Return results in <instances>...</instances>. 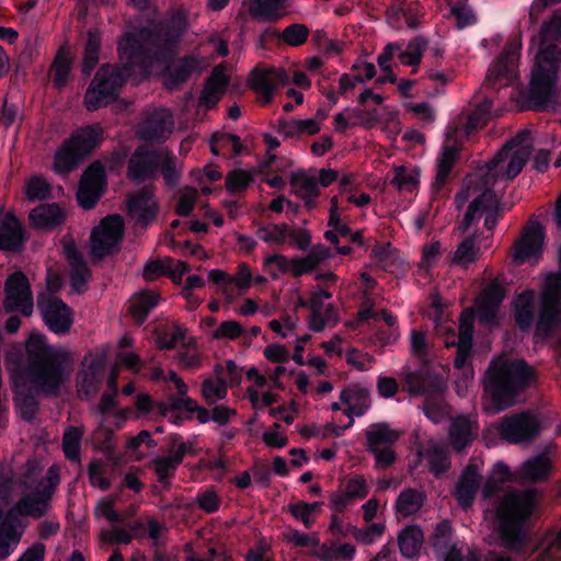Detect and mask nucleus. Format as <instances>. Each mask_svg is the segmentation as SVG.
<instances>
[{
	"label": "nucleus",
	"instance_id": "f257e3e1",
	"mask_svg": "<svg viewBox=\"0 0 561 561\" xmlns=\"http://www.w3.org/2000/svg\"><path fill=\"white\" fill-rule=\"evenodd\" d=\"M25 353L11 350L5 354L14 403L21 417L32 422L39 410V397H57L65 382L67 353L47 344L39 332H32L25 342Z\"/></svg>",
	"mask_w": 561,
	"mask_h": 561
},
{
	"label": "nucleus",
	"instance_id": "f03ea898",
	"mask_svg": "<svg viewBox=\"0 0 561 561\" xmlns=\"http://www.w3.org/2000/svg\"><path fill=\"white\" fill-rule=\"evenodd\" d=\"M186 30V15L179 11L165 20L135 31L140 73H148L154 65L162 66V83L170 91L180 90L194 73H199L202 64L197 56L188 54L176 57Z\"/></svg>",
	"mask_w": 561,
	"mask_h": 561
},
{
	"label": "nucleus",
	"instance_id": "7ed1b4c3",
	"mask_svg": "<svg viewBox=\"0 0 561 561\" xmlns=\"http://www.w3.org/2000/svg\"><path fill=\"white\" fill-rule=\"evenodd\" d=\"M539 48L531 69L528 108L545 111L554 98L558 73L561 66V10H554L543 21L538 34Z\"/></svg>",
	"mask_w": 561,
	"mask_h": 561
},
{
	"label": "nucleus",
	"instance_id": "20e7f679",
	"mask_svg": "<svg viewBox=\"0 0 561 561\" xmlns=\"http://www.w3.org/2000/svg\"><path fill=\"white\" fill-rule=\"evenodd\" d=\"M117 50L119 65H102L84 93L83 103L90 112L116 101L126 81L140 73L135 32H128L119 39Z\"/></svg>",
	"mask_w": 561,
	"mask_h": 561
},
{
	"label": "nucleus",
	"instance_id": "39448f33",
	"mask_svg": "<svg viewBox=\"0 0 561 561\" xmlns=\"http://www.w3.org/2000/svg\"><path fill=\"white\" fill-rule=\"evenodd\" d=\"M534 377L535 370L524 359L493 360L484 374V393L496 411H503L517 402Z\"/></svg>",
	"mask_w": 561,
	"mask_h": 561
},
{
	"label": "nucleus",
	"instance_id": "423d86ee",
	"mask_svg": "<svg viewBox=\"0 0 561 561\" xmlns=\"http://www.w3.org/2000/svg\"><path fill=\"white\" fill-rule=\"evenodd\" d=\"M103 139V129L99 124L76 128L55 151L51 170L62 176L76 171L101 146Z\"/></svg>",
	"mask_w": 561,
	"mask_h": 561
},
{
	"label": "nucleus",
	"instance_id": "0eeeda50",
	"mask_svg": "<svg viewBox=\"0 0 561 561\" xmlns=\"http://www.w3.org/2000/svg\"><path fill=\"white\" fill-rule=\"evenodd\" d=\"M401 377L404 380L408 392L411 396H426L423 411L426 417L434 423L440 422L444 411L437 401L431 397L440 394L445 390V381L438 371L434 370L428 364H422L417 369L411 370L403 367Z\"/></svg>",
	"mask_w": 561,
	"mask_h": 561
},
{
	"label": "nucleus",
	"instance_id": "6e6552de",
	"mask_svg": "<svg viewBox=\"0 0 561 561\" xmlns=\"http://www.w3.org/2000/svg\"><path fill=\"white\" fill-rule=\"evenodd\" d=\"M533 513V503L517 493L505 496L497 505L500 537L506 547L515 548L523 543L524 526Z\"/></svg>",
	"mask_w": 561,
	"mask_h": 561
},
{
	"label": "nucleus",
	"instance_id": "1a4fd4ad",
	"mask_svg": "<svg viewBox=\"0 0 561 561\" xmlns=\"http://www.w3.org/2000/svg\"><path fill=\"white\" fill-rule=\"evenodd\" d=\"M539 415L530 410L504 415L496 424L499 437L514 445L533 443L542 432Z\"/></svg>",
	"mask_w": 561,
	"mask_h": 561
},
{
	"label": "nucleus",
	"instance_id": "9d476101",
	"mask_svg": "<svg viewBox=\"0 0 561 561\" xmlns=\"http://www.w3.org/2000/svg\"><path fill=\"white\" fill-rule=\"evenodd\" d=\"M125 233V222L121 215H107L91 232V256L103 260L119 251Z\"/></svg>",
	"mask_w": 561,
	"mask_h": 561
},
{
	"label": "nucleus",
	"instance_id": "9b49d317",
	"mask_svg": "<svg viewBox=\"0 0 561 561\" xmlns=\"http://www.w3.org/2000/svg\"><path fill=\"white\" fill-rule=\"evenodd\" d=\"M37 309L46 327L62 335L70 331L73 323L72 309L59 297L46 294L37 296Z\"/></svg>",
	"mask_w": 561,
	"mask_h": 561
},
{
	"label": "nucleus",
	"instance_id": "f8f14e48",
	"mask_svg": "<svg viewBox=\"0 0 561 561\" xmlns=\"http://www.w3.org/2000/svg\"><path fill=\"white\" fill-rule=\"evenodd\" d=\"M107 186L106 171L102 162L93 161L83 171L78 192L77 201L79 206L89 210L95 207Z\"/></svg>",
	"mask_w": 561,
	"mask_h": 561
},
{
	"label": "nucleus",
	"instance_id": "ddd939ff",
	"mask_svg": "<svg viewBox=\"0 0 561 561\" xmlns=\"http://www.w3.org/2000/svg\"><path fill=\"white\" fill-rule=\"evenodd\" d=\"M161 153L147 145L138 146L127 163V178L135 183L154 180L159 171Z\"/></svg>",
	"mask_w": 561,
	"mask_h": 561
},
{
	"label": "nucleus",
	"instance_id": "4468645a",
	"mask_svg": "<svg viewBox=\"0 0 561 561\" xmlns=\"http://www.w3.org/2000/svg\"><path fill=\"white\" fill-rule=\"evenodd\" d=\"M7 311L20 310L23 316H31L33 312V294L27 276L16 271L12 273L4 284Z\"/></svg>",
	"mask_w": 561,
	"mask_h": 561
},
{
	"label": "nucleus",
	"instance_id": "2eb2a0df",
	"mask_svg": "<svg viewBox=\"0 0 561 561\" xmlns=\"http://www.w3.org/2000/svg\"><path fill=\"white\" fill-rule=\"evenodd\" d=\"M158 210L153 194L147 187L136 191L126 199L127 216L138 228H148L156 220Z\"/></svg>",
	"mask_w": 561,
	"mask_h": 561
},
{
	"label": "nucleus",
	"instance_id": "dca6fc26",
	"mask_svg": "<svg viewBox=\"0 0 561 561\" xmlns=\"http://www.w3.org/2000/svg\"><path fill=\"white\" fill-rule=\"evenodd\" d=\"M28 240L22 220L13 211L0 208V251L20 253Z\"/></svg>",
	"mask_w": 561,
	"mask_h": 561
},
{
	"label": "nucleus",
	"instance_id": "f3484780",
	"mask_svg": "<svg viewBox=\"0 0 561 561\" xmlns=\"http://www.w3.org/2000/svg\"><path fill=\"white\" fill-rule=\"evenodd\" d=\"M457 133V127L450 126L448 128L445 141L442 146V151L436 159V175L432 184L436 191L443 190L449 179L455 163L459 160Z\"/></svg>",
	"mask_w": 561,
	"mask_h": 561
},
{
	"label": "nucleus",
	"instance_id": "a211bd4d",
	"mask_svg": "<svg viewBox=\"0 0 561 561\" xmlns=\"http://www.w3.org/2000/svg\"><path fill=\"white\" fill-rule=\"evenodd\" d=\"M545 229L538 222L528 225L522 232L520 238L514 243L513 260L517 263H524L531 257L541 255L545 242Z\"/></svg>",
	"mask_w": 561,
	"mask_h": 561
},
{
	"label": "nucleus",
	"instance_id": "6ab92c4d",
	"mask_svg": "<svg viewBox=\"0 0 561 561\" xmlns=\"http://www.w3.org/2000/svg\"><path fill=\"white\" fill-rule=\"evenodd\" d=\"M289 78L284 69L254 68L250 75L251 88L261 95L262 102L268 104L274 98V92L278 85H285Z\"/></svg>",
	"mask_w": 561,
	"mask_h": 561
},
{
	"label": "nucleus",
	"instance_id": "aec40b11",
	"mask_svg": "<svg viewBox=\"0 0 561 561\" xmlns=\"http://www.w3.org/2000/svg\"><path fill=\"white\" fill-rule=\"evenodd\" d=\"M481 480L482 476L480 474L479 466L477 463L470 462L461 471L455 486L454 496L462 510H468L472 506L480 488Z\"/></svg>",
	"mask_w": 561,
	"mask_h": 561
},
{
	"label": "nucleus",
	"instance_id": "412c9836",
	"mask_svg": "<svg viewBox=\"0 0 561 561\" xmlns=\"http://www.w3.org/2000/svg\"><path fill=\"white\" fill-rule=\"evenodd\" d=\"M505 289L497 282H491L482 291L478 305L477 314L481 324H493L496 322L497 310L504 300Z\"/></svg>",
	"mask_w": 561,
	"mask_h": 561
},
{
	"label": "nucleus",
	"instance_id": "4be33fe9",
	"mask_svg": "<svg viewBox=\"0 0 561 561\" xmlns=\"http://www.w3.org/2000/svg\"><path fill=\"white\" fill-rule=\"evenodd\" d=\"M172 115L165 110H154L139 127V137L147 141H154L165 137L171 131Z\"/></svg>",
	"mask_w": 561,
	"mask_h": 561
},
{
	"label": "nucleus",
	"instance_id": "5701e85b",
	"mask_svg": "<svg viewBox=\"0 0 561 561\" xmlns=\"http://www.w3.org/2000/svg\"><path fill=\"white\" fill-rule=\"evenodd\" d=\"M559 327H561V305L540 299L535 328L536 336L550 337Z\"/></svg>",
	"mask_w": 561,
	"mask_h": 561
},
{
	"label": "nucleus",
	"instance_id": "b1692460",
	"mask_svg": "<svg viewBox=\"0 0 561 561\" xmlns=\"http://www.w3.org/2000/svg\"><path fill=\"white\" fill-rule=\"evenodd\" d=\"M28 220L34 228L53 230L64 224L66 215L57 203L42 204L31 210Z\"/></svg>",
	"mask_w": 561,
	"mask_h": 561
},
{
	"label": "nucleus",
	"instance_id": "393cba45",
	"mask_svg": "<svg viewBox=\"0 0 561 561\" xmlns=\"http://www.w3.org/2000/svg\"><path fill=\"white\" fill-rule=\"evenodd\" d=\"M450 446L456 451L466 449L477 437V426L466 415L456 416L448 431Z\"/></svg>",
	"mask_w": 561,
	"mask_h": 561
},
{
	"label": "nucleus",
	"instance_id": "a878e982",
	"mask_svg": "<svg viewBox=\"0 0 561 561\" xmlns=\"http://www.w3.org/2000/svg\"><path fill=\"white\" fill-rule=\"evenodd\" d=\"M400 435L401 433L398 430L392 428L386 422L373 423L365 431L366 450L378 447L394 446L399 440Z\"/></svg>",
	"mask_w": 561,
	"mask_h": 561
},
{
	"label": "nucleus",
	"instance_id": "bb28decb",
	"mask_svg": "<svg viewBox=\"0 0 561 561\" xmlns=\"http://www.w3.org/2000/svg\"><path fill=\"white\" fill-rule=\"evenodd\" d=\"M423 541L424 534L417 525H409L398 535L400 553L407 559H414L420 554Z\"/></svg>",
	"mask_w": 561,
	"mask_h": 561
},
{
	"label": "nucleus",
	"instance_id": "cd10ccee",
	"mask_svg": "<svg viewBox=\"0 0 561 561\" xmlns=\"http://www.w3.org/2000/svg\"><path fill=\"white\" fill-rule=\"evenodd\" d=\"M160 296L151 290L136 294L129 305L128 311L137 324H142L149 313L158 306Z\"/></svg>",
	"mask_w": 561,
	"mask_h": 561
},
{
	"label": "nucleus",
	"instance_id": "c85d7f7f",
	"mask_svg": "<svg viewBox=\"0 0 561 561\" xmlns=\"http://www.w3.org/2000/svg\"><path fill=\"white\" fill-rule=\"evenodd\" d=\"M552 470V462L546 454H539L523 462L520 474L524 479L540 482L546 481Z\"/></svg>",
	"mask_w": 561,
	"mask_h": 561
},
{
	"label": "nucleus",
	"instance_id": "c756f323",
	"mask_svg": "<svg viewBox=\"0 0 561 561\" xmlns=\"http://www.w3.org/2000/svg\"><path fill=\"white\" fill-rule=\"evenodd\" d=\"M287 0H250L249 13L256 21H277Z\"/></svg>",
	"mask_w": 561,
	"mask_h": 561
},
{
	"label": "nucleus",
	"instance_id": "7c9ffc66",
	"mask_svg": "<svg viewBox=\"0 0 561 561\" xmlns=\"http://www.w3.org/2000/svg\"><path fill=\"white\" fill-rule=\"evenodd\" d=\"M101 49V34L98 28L88 31L87 41L84 44L83 59L81 65V72L84 77H89L95 69L100 60Z\"/></svg>",
	"mask_w": 561,
	"mask_h": 561
},
{
	"label": "nucleus",
	"instance_id": "2f4dec72",
	"mask_svg": "<svg viewBox=\"0 0 561 561\" xmlns=\"http://www.w3.org/2000/svg\"><path fill=\"white\" fill-rule=\"evenodd\" d=\"M425 501V493L413 488H408L398 495L396 500V511L398 514L408 517L416 514L423 507Z\"/></svg>",
	"mask_w": 561,
	"mask_h": 561
},
{
	"label": "nucleus",
	"instance_id": "473e14b6",
	"mask_svg": "<svg viewBox=\"0 0 561 561\" xmlns=\"http://www.w3.org/2000/svg\"><path fill=\"white\" fill-rule=\"evenodd\" d=\"M496 203V194L492 188L484 190L479 196L473 198L463 215L461 221L462 230L469 229L479 213L489 209L490 206Z\"/></svg>",
	"mask_w": 561,
	"mask_h": 561
},
{
	"label": "nucleus",
	"instance_id": "72a5a7b5",
	"mask_svg": "<svg viewBox=\"0 0 561 561\" xmlns=\"http://www.w3.org/2000/svg\"><path fill=\"white\" fill-rule=\"evenodd\" d=\"M71 67V57L64 48H60L57 51L50 66V72L53 73V83L56 89L61 90L68 84Z\"/></svg>",
	"mask_w": 561,
	"mask_h": 561
},
{
	"label": "nucleus",
	"instance_id": "f704fd0d",
	"mask_svg": "<svg viewBox=\"0 0 561 561\" xmlns=\"http://www.w3.org/2000/svg\"><path fill=\"white\" fill-rule=\"evenodd\" d=\"M534 291L533 290H524L517 296L515 302V311L514 318L516 324L522 330H527L530 328L534 321Z\"/></svg>",
	"mask_w": 561,
	"mask_h": 561
},
{
	"label": "nucleus",
	"instance_id": "c9c22d12",
	"mask_svg": "<svg viewBox=\"0 0 561 561\" xmlns=\"http://www.w3.org/2000/svg\"><path fill=\"white\" fill-rule=\"evenodd\" d=\"M428 469L435 478L443 477L450 468L449 453L439 447L433 446L427 450Z\"/></svg>",
	"mask_w": 561,
	"mask_h": 561
},
{
	"label": "nucleus",
	"instance_id": "e433bc0d",
	"mask_svg": "<svg viewBox=\"0 0 561 561\" xmlns=\"http://www.w3.org/2000/svg\"><path fill=\"white\" fill-rule=\"evenodd\" d=\"M83 432L76 426H69L62 437V450L65 457L70 461L80 460L81 439Z\"/></svg>",
	"mask_w": 561,
	"mask_h": 561
},
{
	"label": "nucleus",
	"instance_id": "4c0bfd02",
	"mask_svg": "<svg viewBox=\"0 0 561 561\" xmlns=\"http://www.w3.org/2000/svg\"><path fill=\"white\" fill-rule=\"evenodd\" d=\"M289 234V226L283 224L261 225L256 230L260 240L266 243L284 244Z\"/></svg>",
	"mask_w": 561,
	"mask_h": 561
},
{
	"label": "nucleus",
	"instance_id": "58836bf2",
	"mask_svg": "<svg viewBox=\"0 0 561 561\" xmlns=\"http://www.w3.org/2000/svg\"><path fill=\"white\" fill-rule=\"evenodd\" d=\"M492 107L493 102L488 98L474 107L465 126L468 135L486 125Z\"/></svg>",
	"mask_w": 561,
	"mask_h": 561
},
{
	"label": "nucleus",
	"instance_id": "ea45409f",
	"mask_svg": "<svg viewBox=\"0 0 561 561\" xmlns=\"http://www.w3.org/2000/svg\"><path fill=\"white\" fill-rule=\"evenodd\" d=\"M479 252L480 249L476 245V236H469L458 244L453 262L467 267L478 259Z\"/></svg>",
	"mask_w": 561,
	"mask_h": 561
},
{
	"label": "nucleus",
	"instance_id": "a19ab883",
	"mask_svg": "<svg viewBox=\"0 0 561 561\" xmlns=\"http://www.w3.org/2000/svg\"><path fill=\"white\" fill-rule=\"evenodd\" d=\"M310 35V28L302 23H293L282 31V43L290 47L304 45Z\"/></svg>",
	"mask_w": 561,
	"mask_h": 561
},
{
	"label": "nucleus",
	"instance_id": "79ce46f5",
	"mask_svg": "<svg viewBox=\"0 0 561 561\" xmlns=\"http://www.w3.org/2000/svg\"><path fill=\"white\" fill-rule=\"evenodd\" d=\"M323 261V256H317L314 253H308L305 256L291 257V276L299 278L302 275L312 273Z\"/></svg>",
	"mask_w": 561,
	"mask_h": 561
},
{
	"label": "nucleus",
	"instance_id": "37998d69",
	"mask_svg": "<svg viewBox=\"0 0 561 561\" xmlns=\"http://www.w3.org/2000/svg\"><path fill=\"white\" fill-rule=\"evenodd\" d=\"M15 504L16 511H20L21 516L32 517L34 519L42 518L48 512L33 494L21 496Z\"/></svg>",
	"mask_w": 561,
	"mask_h": 561
},
{
	"label": "nucleus",
	"instance_id": "c03bdc74",
	"mask_svg": "<svg viewBox=\"0 0 561 561\" xmlns=\"http://www.w3.org/2000/svg\"><path fill=\"white\" fill-rule=\"evenodd\" d=\"M347 529L351 531L357 542L369 546L374 543L377 538L383 535L386 527L380 523L371 524L366 528H358L347 524Z\"/></svg>",
	"mask_w": 561,
	"mask_h": 561
},
{
	"label": "nucleus",
	"instance_id": "a18cd8bd",
	"mask_svg": "<svg viewBox=\"0 0 561 561\" xmlns=\"http://www.w3.org/2000/svg\"><path fill=\"white\" fill-rule=\"evenodd\" d=\"M59 483V476L54 468H49L46 476V483L39 485L32 494L44 505L45 508L50 507V500Z\"/></svg>",
	"mask_w": 561,
	"mask_h": 561
},
{
	"label": "nucleus",
	"instance_id": "49530a36",
	"mask_svg": "<svg viewBox=\"0 0 561 561\" xmlns=\"http://www.w3.org/2000/svg\"><path fill=\"white\" fill-rule=\"evenodd\" d=\"M417 176V172H408L403 165L396 167L390 184L400 192H413L419 185Z\"/></svg>",
	"mask_w": 561,
	"mask_h": 561
},
{
	"label": "nucleus",
	"instance_id": "de8ad7c7",
	"mask_svg": "<svg viewBox=\"0 0 561 561\" xmlns=\"http://www.w3.org/2000/svg\"><path fill=\"white\" fill-rule=\"evenodd\" d=\"M150 467L153 469L158 481L162 484L163 489L169 490L171 488L170 480L175 476L176 472L171 461L165 459L164 456H158L150 461Z\"/></svg>",
	"mask_w": 561,
	"mask_h": 561
},
{
	"label": "nucleus",
	"instance_id": "09e8293b",
	"mask_svg": "<svg viewBox=\"0 0 561 561\" xmlns=\"http://www.w3.org/2000/svg\"><path fill=\"white\" fill-rule=\"evenodd\" d=\"M104 366L105 363L102 356L93 357L81 374L82 386L87 389H94L100 381Z\"/></svg>",
	"mask_w": 561,
	"mask_h": 561
},
{
	"label": "nucleus",
	"instance_id": "8fccbe9b",
	"mask_svg": "<svg viewBox=\"0 0 561 561\" xmlns=\"http://www.w3.org/2000/svg\"><path fill=\"white\" fill-rule=\"evenodd\" d=\"M368 409H369L368 402L355 401L354 404H350L347 407V409L344 410V414H346L350 417V421L346 425L340 426L336 424H328L325 426V428L331 434L339 437L344 433V431H346L347 428L353 426V424H354V420L352 419L353 415L363 416L367 412Z\"/></svg>",
	"mask_w": 561,
	"mask_h": 561
},
{
	"label": "nucleus",
	"instance_id": "3c124183",
	"mask_svg": "<svg viewBox=\"0 0 561 561\" xmlns=\"http://www.w3.org/2000/svg\"><path fill=\"white\" fill-rule=\"evenodd\" d=\"M540 299L561 305V271L548 274Z\"/></svg>",
	"mask_w": 561,
	"mask_h": 561
},
{
	"label": "nucleus",
	"instance_id": "603ef678",
	"mask_svg": "<svg viewBox=\"0 0 561 561\" xmlns=\"http://www.w3.org/2000/svg\"><path fill=\"white\" fill-rule=\"evenodd\" d=\"M228 383L225 378L219 377L218 380L207 378L202 383V396L208 402H215L216 400H222L227 396Z\"/></svg>",
	"mask_w": 561,
	"mask_h": 561
},
{
	"label": "nucleus",
	"instance_id": "864d4df0",
	"mask_svg": "<svg viewBox=\"0 0 561 561\" xmlns=\"http://www.w3.org/2000/svg\"><path fill=\"white\" fill-rule=\"evenodd\" d=\"M253 176L245 170H232L226 176V188L230 194L242 192L249 187Z\"/></svg>",
	"mask_w": 561,
	"mask_h": 561
},
{
	"label": "nucleus",
	"instance_id": "5fc2aeb1",
	"mask_svg": "<svg viewBox=\"0 0 561 561\" xmlns=\"http://www.w3.org/2000/svg\"><path fill=\"white\" fill-rule=\"evenodd\" d=\"M172 263L173 259L171 257H164L163 260H149L144 266L142 276L148 282L156 280L160 276L168 275Z\"/></svg>",
	"mask_w": 561,
	"mask_h": 561
},
{
	"label": "nucleus",
	"instance_id": "6e6d98bb",
	"mask_svg": "<svg viewBox=\"0 0 561 561\" xmlns=\"http://www.w3.org/2000/svg\"><path fill=\"white\" fill-rule=\"evenodd\" d=\"M22 537V531H13L11 527L0 528V559L13 553Z\"/></svg>",
	"mask_w": 561,
	"mask_h": 561
},
{
	"label": "nucleus",
	"instance_id": "4d7b16f0",
	"mask_svg": "<svg viewBox=\"0 0 561 561\" xmlns=\"http://www.w3.org/2000/svg\"><path fill=\"white\" fill-rule=\"evenodd\" d=\"M229 84V77L226 72L216 67L211 75L207 78L204 90L218 95L219 98L226 92Z\"/></svg>",
	"mask_w": 561,
	"mask_h": 561
},
{
	"label": "nucleus",
	"instance_id": "13d9d810",
	"mask_svg": "<svg viewBox=\"0 0 561 561\" xmlns=\"http://www.w3.org/2000/svg\"><path fill=\"white\" fill-rule=\"evenodd\" d=\"M197 196L198 193L195 187H185L176 202L175 214L180 217L191 216L195 208Z\"/></svg>",
	"mask_w": 561,
	"mask_h": 561
},
{
	"label": "nucleus",
	"instance_id": "bf43d9fd",
	"mask_svg": "<svg viewBox=\"0 0 561 561\" xmlns=\"http://www.w3.org/2000/svg\"><path fill=\"white\" fill-rule=\"evenodd\" d=\"M92 276L91 270L87 264L71 267L70 286L77 294H83L88 289V282Z\"/></svg>",
	"mask_w": 561,
	"mask_h": 561
},
{
	"label": "nucleus",
	"instance_id": "052dcab7",
	"mask_svg": "<svg viewBox=\"0 0 561 561\" xmlns=\"http://www.w3.org/2000/svg\"><path fill=\"white\" fill-rule=\"evenodd\" d=\"M472 354V348L457 346L456 357L454 359V367L456 369L462 370L463 379L466 381L473 379L474 376L473 367L469 362Z\"/></svg>",
	"mask_w": 561,
	"mask_h": 561
},
{
	"label": "nucleus",
	"instance_id": "680f3d73",
	"mask_svg": "<svg viewBox=\"0 0 561 561\" xmlns=\"http://www.w3.org/2000/svg\"><path fill=\"white\" fill-rule=\"evenodd\" d=\"M265 267L276 266V271L271 270L270 274L273 279H277L279 273L282 274H291V259H288L286 255L280 253H275L266 256L264 259Z\"/></svg>",
	"mask_w": 561,
	"mask_h": 561
},
{
	"label": "nucleus",
	"instance_id": "e2e57ef3",
	"mask_svg": "<svg viewBox=\"0 0 561 561\" xmlns=\"http://www.w3.org/2000/svg\"><path fill=\"white\" fill-rule=\"evenodd\" d=\"M25 193L28 201H44L50 195V185L42 178H33L26 184Z\"/></svg>",
	"mask_w": 561,
	"mask_h": 561
},
{
	"label": "nucleus",
	"instance_id": "0e129e2a",
	"mask_svg": "<svg viewBox=\"0 0 561 561\" xmlns=\"http://www.w3.org/2000/svg\"><path fill=\"white\" fill-rule=\"evenodd\" d=\"M367 451L374 456L375 467L378 470H385L391 467L397 460V454L393 446L367 449Z\"/></svg>",
	"mask_w": 561,
	"mask_h": 561
},
{
	"label": "nucleus",
	"instance_id": "69168bd1",
	"mask_svg": "<svg viewBox=\"0 0 561 561\" xmlns=\"http://www.w3.org/2000/svg\"><path fill=\"white\" fill-rule=\"evenodd\" d=\"M196 503L202 511L213 514L219 510L221 501L214 489H207L197 493Z\"/></svg>",
	"mask_w": 561,
	"mask_h": 561
},
{
	"label": "nucleus",
	"instance_id": "338daca9",
	"mask_svg": "<svg viewBox=\"0 0 561 561\" xmlns=\"http://www.w3.org/2000/svg\"><path fill=\"white\" fill-rule=\"evenodd\" d=\"M344 492L352 501L363 500L368 495L369 486L363 476H355L347 481Z\"/></svg>",
	"mask_w": 561,
	"mask_h": 561
},
{
	"label": "nucleus",
	"instance_id": "774afa93",
	"mask_svg": "<svg viewBox=\"0 0 561 561\" xmlns=\"http://www.w3.org/2000/svg\"><path fill=\"white\" fill-rule=\"evenodd\" d=\"M245 334L242 325L234 320L224 321L214 332V337L217 340L229 339L236 340L241 335Z\"/></svg>",
	"mask_w": 561,
	"mask_h": 561
}]
</instances>
